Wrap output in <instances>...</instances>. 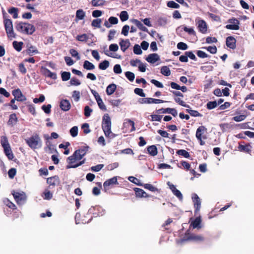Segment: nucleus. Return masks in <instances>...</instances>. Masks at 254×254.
Wrapping results in <instances>:
<instances>
[{"mask_svg": "<svg viewBox=\"0 0 254 254\" xmlns=\"http://www.w3.org/2000/svg\"><path fill=\"white\" fill-rule=\"evenodd\" d=\"M102 128L106 137H114L115 135L111 131V121L108 114H105L102 119Z\"/></svg>", "mask_w": 254, "mask_h": 254, "instance_id": "obj_1", "label": "nucleus"}, {"mask_svg": "<svg viewBox=\"0 0 254 254\" xmlns=\"http://www.w3.org/2000/svg\"><path fill=\"white\" fill-rule=\"evenodd\" d=\"M27 144L32 149L40 148L42 147V141L38 133H35L31 136L25 139Z\"/></svg>", "mask_w": 254, "mask_h": 254, "instance_id": "obj_2", "label": "nucleus"}, {"mask_svg": "<svg viewBox=\"0 0 254 254\" xmlns=\"http://www.w3.org/2000/svg\"><path fill=\"white\" fill-rule=\"evenodd\" d=\"M0 143L4 149L5 155L9 160L13 158V154L8 143L7 137L5 136H2L0 138Z\"/></svg>", "mask_w": 254, "mask_h": 254, "instance_id": "obj_3", "label": "nucleus"}, {"mask_svg": "<svg viewBox=\"0 0 254 254\" xmlns=\"http://www.w3.org/2000/svg\"><path fill=\"white\" fill-rule=\"evenodd\" d=\"M17 29L21 32L28 35H31L35 31V28L34 25L28 23H20L17 26Z\"/></svg>", "mask_w": 254, "mask_h": 254, "instance_id": "obj_4", "label": "nucleus"}, {"mask_svg": "<svg viewBox=\"0 0 254 254\" xmlns=\"http://www.w3.org/2000/svg\"><path fill=\"white\" fill-rule=\"evenodd\" d=\"M204 240L203 236L201 235H195L189 232L188 231L185 234L182 239L183 241H191L196 242H202Z\"/></svg>", "mask_w": 254, "mask_h": 254, "instance_id": "obj_5", "label": "nucleus"}, {"mask_svg": "<svg viewBox=\"0 0 254 254\" xmlns=\"http://www.w3.org/2000/svg\"><path fill=\"white\" fill-rule=\"evenodd\" d=\"M4 25L8 38L10 39L14 38L15 35L13 31L12 21L9 19H4Z\"/></svg>", "mask_w": 254, "mask_h": 254, "instance_id": "obj_6", "label": "nucleus"}, {"mask_svg": "<svg viewBox=\"0 0 254 254\" xmlns=\"http://www.w3.org/2000/svg\"><path fill=\"white\" fill-rule=\"evenodd\" d=\"M118 182L117 177H114L110 179L106 180L103 183V187L105 191L109 190L110 187H112L114 185H118Z\"/></svg>", "mask_w": 254, "mask_h": 254, "instance_id": "obj_7", "label": "nucleus"}, {"mask_svg": "<svg viewBox=\"0 0 254 254\" xmlns=\"http://www.w3.org/2000/svg\"><path fill=\"white\" fill-rule=\"evenodd\" d=\"M192 200L193 203L194 213L198 212L201 207V201L198 196L196 193H193L192 195Z\"/></svg>", "mask_w": 254, "mask_h": 254, "instance_id": "obj_8", "label": "nucleus"}, {"mask_svg": "<svg viewBox=\"0 0 254 254\" xmlns=\"http://www.w3.org/2000/svg\"><path fill=\"white\" fill-rule=\"evenodd\" d=\"M47 183L49 185V187L52 188L58 186L60 184V180L58 176L48 178Z\"/></svg>", "mask_w": 254, "mask_h": 254, "instance_id": "obj_9", "label": "nucleus"}, {"mask_svg": "<svg viewBox=\"0 0 254 254\" xmlns=\"http://www.w3.org/2000/svg\"><path fill=\"white\" fill-rule=\"evenodd\" d=\"M196 25L199 31L203 34L206 33L207 30V27L206 22L202 19L198 20L196 22Z\"/></svg>", "mask_w": 254, "mask_h": 254, "instance_id": "obj_10", "label": "nucleus"}, {"mask_svg": "<svg viewBox=\"0 0 254 254\" xmlns=\"http://www.w3.org/2000/svg\"><path fill=\"white\" fill-rule=\"evenodd\" d=\"M207 128L204 126H200L198 127L196 131V137L198 140H200V138H203L204 139H206V136L203 135L202 136V134L204 132H206Z\"/></svg>", "mask_w": 254, "mask_h": 254, "instance_id": "obj_11", "label": "nucleus"}, {"mask_svg": "<svg viewBox=\"0 0 254 254\" xmlns=\"http://www.w3.org/2000/svg\"><path fill=\"white\" fill-rule=\"evenodd\" d=\"M226 46L231 49H235L236 48V40L233 36H229L226 39Z\"/></svg>", "mask_w": 254, "mask_h": 254, "instance_id": "obj_12", "label": "nucleus"}, {"mask_svg": "<svg viewBox=\"0 0 254 254\" xmlns=\"http://www.w3.org/2000/svg\"><path fill=\"white\" fill-rule=\"evenodd\" d=\"M27 196L23 191L17 192V204L22 205L26 201Z\"/></svg>", "mask_w": 254, "mask_h": 254, "instance_id": "obj_13", "label": "nucleus"}, {"mask_svg": "<svg viewBox=\"0 0 254 254\" xmlns=\"http://www.w3.org/2000/svg\"><path fill=\"white\" fill-rule=\"evenodd\" d=\"M158 113H168L172 115L174 117L177 116V110L174 108H167L166 109L161 108L157 111Z\"/></svg>", "mask_w": 254, "mask_h": 254, "instance_id": "obj_14", "label": "nucleus"}, {"mask_svg": "<svg viewBox=\"0 0 254 254\" xmlns=\"http://www.w3.org/2000/svg\"><path fill=\"white\" fill-rule=\"evenodd\" d=\"M160 60V57L157 54L153 53L149 54L146 58V60L151 64H154Z\"/></svg>", "mask_w": 254, "mask_h": 254, "instance_id": "obj_15", "label": "nucleus"}, {"mask_svg": "<svg viewBox=\"0 0 254 254\" xmlns=\"http://www.w3.org/2000/svg\"><path fill=\"white\" fill-rule=\"evenodd\" d=\"M42 69L43 73L45 76L50 77L53 79H57V74L56 73L51 72L49 69L46 67H42Z\"/></svg>", "mask_w": 254, "mask_h": 254, "instance_id": "obj_16", "label": "nucleus"}, {"mask_svg": "<svg viewBox=\"0 0 254 254\" xmlns=\"http://www.w3.org/2000/svg\"><path fill=\"white\" fill-rule=\"evenodd\" d=\"M60 107L62 110L67 111L70 109L71 105L68 100L63 99L61 101Z\"/></svg>", "mask_w": 254, "mask_h": 254, "instance_id": "obj_17", "label": "nucleus"}, {"mask_svg": "<svg viewBox=\"0 0 254 254\" xmlns=\"http://www.w3.org/2000/svg\"><path fill=\"white\" fill-rule=\"evenodd\" d=\"M121 49L123 52H125L129 47L130 42L128 39L124 40L121 39L119 43Z\"/></svg>", "mask_w": 254, "mask_h": 254, "instance_id": "obj_18", "label": "nucleus"}, {"mask_svg": "<svg viewBox=\"0 0 254 254\" xmlns=\"http://www.w3.org/2000/svg\"><path fill=\"white\" fill-rule=\"evenodd\" d=\"M135 195L137 197H148L149 195L144 191L142 189L140 188H134Z\"/></svg>", "mask_w": 254, "mask_h": 254, "instance_id": "obj_19", "label": "nucleus"}, {"mask_svg": "<svg viewBox=\"0 0 254 254\" xmlns=\"http://www.w3.org/2000/svg\"><path fill=\"white\" fill-rule=\"evenodd\" d=\"M132 22H133L141 31L148 32V31L147 28L146 27H145L143 25V24L137 19H132Z\"/></svg>", "mask_w": 254, "mask_h": 254, "instance_id": "obj_20", "label": "nucleus"}, {"mask_svg": "<svg viewBox=\"0 0 254 254\" xmlns=\"http://www.w3.org/2000/svg\"><path fill=\"white\" fill-rule=\"evenodd\" d=\"M201 222V219L200 217H197L191 222L190 226H192L193 228L199 229L201 228V226H200Z\"/></svg>", "mask_w": 254, "mask_h": 254, "instance_id": "obj_21", "label": "nucleus"}, {"mask_svg": "<svg viewBox=\"0 0 254 254\" xmlns=\"http://www.w3.org/2000/svg\"><path fill=\"white\" fill-rule=\"evenodd\" d=\"M89 149V146H83L81 147V148L76 150L75 151V155H76L77 153H79L80 154V158H83L85 154H86L87 152L88 151Z\"/></svg>", "mask_w": 254, "mask_h": 254, "instance_id": "obj_22", "label": "nucleus"}, {"mask_svg": "<svg viewBox=\"0 0 254 254\" xmlns=\"http://www.w3.org/2000/svg\"><path fill=\"white\" fill-rule=\"evenodd\" d=\"M251 148L252 147L249 144H246V145L239 144L238 146V149L240 151H244L249 154L251 153Z\"/></svg>", "mask_w": 254, "mask_h": 254, "instance_id": "obj_23", "label": "nucleus"}, {"mask_svg": "<svg viewBox=\"0 0 254 254\" xmlns=\"http://www.w3.org/2000/svg\"><path fill=\"white\" fill-rule=\"evenodd\" d=\"M117 88V86L115 84L112 83L109 84L106 88V93L108 95H111L115 91Z\"/></svg>", "mask_w": 254, "mask_h": 254, "instance_id": "obj_24", "label": "nucleus"}, {"mask_svg": "<svg viewBox=\"0 0 254 254\" xmlns=\"http://www.w3.org/2000/svg\"><path fill=\"white\" fill-rule=\"evenodd\" d=\"M148 153L151 156H154L158 153V150L155 145L149 146L147 148Z\"/></svg>", "mask_w": 254, "mask_h": 254, "instance_id": "obj_25", "label": "nucleus"}, {"mask_svg": "<svg viewBox=\"0 0 254 254\" xmlns=\"http://www.w3.org/2000/svg\"><path fill=\"white\" fill-rule=\"evenodd\" d=\"M83 68L86 70H93L95 68V65L88 61H85L83 65Z\"/></svg>", "mask_w": 254, "mask_h": 254, "instance_id": "obj_26", "label": "nucleus"}, {"mask_svg": "<svg viewBox=\"0 0 254 254\" xmlns=\"http://www.w3.org/2000/svg\"><path fill=\"white\" fill-rule=\"evenodd\" d=\"M85 16V12L82 9L77 10L76 12V18L79 20H82Z\"/></svg>", "mask_w": 254, "mask_h": 254, "instance_id": "obj_27", "label": "nucleus"}, {"mask_svg": "<svg viewBox=\"0 0 254 254\" xmlns=\"http://www.w3.org/2000/svg\"><path fill=\"white\" fill-rule=\"evenodd\" d=\"M106 1L105 0H92L91 4L93 6H103L105 4Z\"/></svg>", "mask_w": 254, "mask_h": 254, "instance_id": "obj_28", "label": "nucleus"}, {"mask_svg": "<svg viewBox=\"0 0 254 254\" xmlns=\"http://www.w3.org/2000/svg\"><path fill=\"white\" fill-rule=\"evenodd\" d=\"M177 154L183 156L186 158H189L190 157V153L184 149L178 150L177 151Z\"/></svg>", "mask_w": 254, "mask_h": 254, "instance_id": "obj_29", "label": "nucleus"}, {"mask_svg": "<svg viewBox=\"0 0 254 254\" xmlns=\"http://www.w3.org/2000/svg\"><path fill=\"white\" fill-rule=\"evenodd\" d=\"M161 73L163 75L168 76L171 74V71L168 66H163L161 68Z\"/></svg>", "mask_w": 254, "mask_h": 254, "instance_id": "obj_30", "label": "nucleus"}, {"mask_svg": "<svg viewBox=\"0 0 254 254\" xmlns=\"http://www.w3.org/2000/svg\"><path fill=\"white\" fill-rule=\"evenodd\" d=\"M26 99L25 96L22 94L20 90L17 88V101H24Z\"/></svg>", "mask_w": 254, "mask_h": 254, "instance_id": "obj_31", "label": "nucleus"}, {"mask_svg": "<svg viewBox=\"0 0 254 254\" xmlns=\"http://www.w3.org/2000/svg\"><path fill=\"white\" fill-rule=\"evenodd\" d=\"M4 204L8 207L9 208L14 210L15 209V205L14 203L11 202L8 198H4L3 200Z\"/></svg>", "mask_w": 254, "mask_h": 254, "instance_id": "obj_32", "label": "nucleus"}, {"mask_svg": "<svg viewBox=\"0 0 254 254\" xmlns=\"http://www.w3.org/2000/svg\"><path fill=\"white\" fill-rule=\"evenodd\" d=\"M109 66V62L107 60L100 63L99 64V68L101 70L106 69Z\"/></svg>", "mask_w": 254, "mask_h": 254, "instance_id": "obj_33", "label": "nucleus"}, {"mask_svg": "<svg viewBox=\"0 0 254 254\" xmlns=\"http://www.w3.org/2000/svg\"><path fill=\"white\" fill-rule=\"evenodd\" d=\"M16 123V114H11L9 116L7 124L9 126H13Z\"/></svg>", "mask_w": 254, "mask_h": 254, "instance_id": "obj_34", "label": "nucleus"}, {"mask_svg": "<svg viewBox=\"0 0 254 254\" xmlns=\"http://www.w3.org/2000/svg\"><path fill=\"white\" fill-rule=\"evenodd\" d=\"M186 112L188 113H189L190 116L192 117H202V115L200 114L198 111L196 110H193L191 109H186Z\"/></svg>", "mask_w": 254, "mask_h": 254, "instance_id": "obj_35", "label": "nucleus"}, {"mask_svg": "<svg viewBox=\"0 0 254 254\" xmlns=\"http://www.w3.org/2000/svg\"><path fill=\"white\" fill-rule=\"evenodd\" d=\"M202 49H206L207 51L209 52L211 54H215L217 53V49L215 46L204 47Z\"/></svg>", "mask_w": 254, "mask_h": 254, "instance_id": "obj_36", "label": "nucleus"}, {"mask_svg": "<svg viewBox=\"0 0 254 254\" xmlns=\"http://www.w3.org/2000/svg\"><path fill=\"white\" fill-rule=\"evenodd\" d=\"M61 77L63 81H67L70 79V73L67 71H63L61 73Z\"/></svg>", "mask_w": 254, "mask_h": 254, "instance_id": "obj_37", "label": "nucleus"}, {"mask_svg": "<svg viewBox=\"0 0 254 254\" xmlns=\"http://www.w3.org/2000/svg\"><path fill=\"white\" fill-rule=\"evenodd\" d=\"M76 39L77 40L80 42H86L88 39V36L86 34H83L77 35Z\"/></svg>", "mask_w": 254, "mask_h": 254, "instance_id": "obj_38", "label": "nucleus"}, {"mask_svg": "<svg viewBox=\"0 0 254 254\" xmlns=\"http://www.w3.org/2000/svg\"><path fill=\"white\" fill-rule=\"evenodd\" d=\"M143 187L151 191L155 192L158 190V189L154 187L152 185L150 184H145L143 185Z\"/></svg>", "mask_w": 254, "mask_h": 254, "instance_id": "obj_39", "label": "nucleus"}, {"mask_svg": "<svg viewBox=\"0 0 254 254\" xmlns=\"http://www.w3.org/2000/svg\"><path fill=\"white\" fill-rule=\"evenodd\" d=\"M174 100L176 103H177L179 105L187 108H190V106L188 104H187L184 101H183L182 100H181L179 97H175L174 98Z\"/></svg>", "mask_w": 254, "mask_h": 254, "instance_id": "obj_40", "label": "nucleus"}, {"mask_svg": "<svg viewBox=\"0 0 254 254\" xmlns=\"http://www.w3.org/2000/svg\"><path fill=\"white\" fill-rule=\"evenodd\" d=\"M120 18L122 21H125L127 20L128 18V15L126 11H122L120 13Z\"/></svg>", "mask_w": 254, "mask_h": 254, "instance_id": "obj_41", "label": "nucleus"}, {"mask_svg": "<svg viewBox=\"0 0 254 254\" xmlns=\"http://www.w3.org/2000/svg\"><path fill=\"white\" fill-rule=\"evenodd\" d=\"M102 22V20L100 18H97L96 19H94L91 23V25L93 27L100 28L101 27V23Z\"/></svg>", "mask_w": 254, "mask_h": 254, "instance_id": "obj_42", "label": "nucleus"}, {"mask_svg": "<svg viewBox=\"0 0 254 254\" xmlns=\"http://www.w3.org/2000/svg\"><path fill=\"white\" fill-rule=\"evenodd\" d=\"M98 105L99 108L102 111H106L107 110V108L105 104H104L101 98H100L96 100Z\"/></svg>", "mask_w": 254, "mask_h": 254, "instance_id": "obj_43", "label": "nucleus"}, {"mask_svg": "<svg viewBox=\"0 0 254 254\" xmlns=\"http://www.w3.org/2000/svg\"><path fill=\"white\" fill-rule=\"evenodd\" d=\"M217 106V103L216 101L208 102L206 104L207 108L208 110H211L216 108Z\"/></svg>", "mask_w": 254, "mask_h": 254, "instance_id": "obj_44", "label": "nucleus"}, {"mask_svg": "<svg viewBox=\"0 0 254 254\" xmlns=\"http://www.w3.org/2000/svg\"><path fill=\"white\" fill-rule=\"evenodd\" d=\"M167 5L168 7L173 8H179L180 7V5L173 0L169 1Z\"/></svg>", "mask_w": 254, "mask_h": 254, "instance_id": "obj_45", "label": "nucleus"}, {"mask_svg": "<svg viewBox=\"0 0 254 254\" xmlns=\"http://www.w3.org/2000/svg\"><path fill=\"white\" fill-rule=\"evenodd\" d=\"M12 94L14 97V99H12L9 104V105L11 106L12 109H16V105H14L15 100H16V89H14L12 91Z\"/></svg>", "mask_w": 254, "mask_h": 254, "instance_id": "obj_46", "label": "nucleus"}, {"mask_svg": "<svg viewBox=\"0 0 254 254\" xmlns=\"http://www.w3.org/2000/svg\"><path fill=\"white\" fill-rule=\"evenodd\" d=\"M77 161V160L76 159L75 157L73 155V154L67 157L66 159V161L68 163L67 165H74V163H75Z\"/></svg>", "mask_w": 254, "mask_h": 254, "instance_id": "obj_47", "label": "nucleus"}, {"mask_svg": "<svg viewBox=\"0 0 254 254\" xmlns=\"http://www.w3.org/2000/svg\"><path fill=\"white\" fill-rule=\"evenodd\" d=\"M247 116L245 115H241L237 116H235L232 118V120L237 122H239L244 121Z\"/></svg>", "mask_w": 254, "mask_h": 254, "instance_id": "obj_48", "label": "nucleus"}, {"mask_svg": "<svg viewBox=\"0 0 254 254\" xmlns=\"http://www.w3.org/2000/svg\"><path fill=\"white\" fill-rule=\"evenodd\" d=\"M125 75L130 81H133L134 79L135 75L132 72L127 71L125 72Z\"/></svg>", "mask_w": 254, "mask_h": 254, "instance_id": "obj_49", "label": "nucleus"}, {"mask_svg": "<svg viewBox=\"0 0 254 254\" xmlns=\"http://www.w3.org/2000/svg\"><path fill=\"white\" fill-rule=\"evenodd\" d=\"M208 15L209 18H210L213 21L219 22L221 20V18L218 15L209 12H208Z\"/></svg>", "mask_w": 254, "mask_h": 254, "instance_id": "obj_50", "label": "nucleus"}, {"mask_svg": "<svg viewBox=\"0 0 254 254\" xmlns=\"http://www.w3.org/2000/svg\"><path fill=\"white\" fill-rule=\"evenodd\" d=\"M51 104H48L47 105H44L42 106V109L46 114H49L51 112Z\"/></svg>", "mask_w": 254, "mask_h": 254, "instance_id": "obj_51", "label": "nucleus"}, {"mask_svg": "<svg viewBox=\"0 0 254 254\" xmlns=\"http://www.w3.org/2000/svg\"><path fill=\"white\" fill-rule=\"evenodd\" d=\"M177 48L179 50H186L188 49V46L187 45V44L184 42H180L178 43Z\"/></svg>", "mask_w": 254, "mask_h": 254, "instance_id": "obj_52", "label": "nucleus"}, {"mask_svg": "<svg viewBox=\"0 0 254 254\" xmlns=\"http://www.w3.org/2000/svg\"><path fill=\"white\" fill-rule=\"evenodd\" d=\"M152 98H144L140 99L139 102L141 104H152Z\"/></svg>", "mask_w": 254, "mask_h": 254, "instance_id": "obj_53", "label": "nucleus"}, {"mask_svg": "<svg viewBox=\"0 0 254 254\" xmlns=\"http://www.w3.org/2000/svg\"><path fill=\"white\" fill-rule=\"evenodd\" d=\"M70 133L72 137H75L78 134V127L76 126L72 127L69 130Z\"/></svg>", "mask_w": 254, "mask_h": 254, "instance_id": "obj_54", "label": "nucleus"}, {"mask_svg": "<svg viewBox=\"0 0 254 254\" xmlns=\"http://www.w3.org/2000/svg\"><path fill=\"white\" fill-rule=\"evenodd\" d=\"M72 97L75 101H78L80 97V93L79 91L74 90L72 92Z\"/></svg>", "mask_w": 254, "mask_h": 254, "instance_id": "obj_55", "label": "nucleus"}, {"mask_svg": "<svg viewBox=\"0 0 254 254\" xmlns=\"http://www.w3.org/2000/svg\"><path fill=\"white\" fill-rule=\"evenodd\" d=\"M81 128L83 129V132L85 134H87L91 131V130L89 129V124L88 123L83 124L81 126Z\"/></svg>", "mask_w": 254, "mask_h": 254, "instance_id": "obj_56", "label": "nucleus"}, {"mask_svg": "<svg viewBox=\"0 0 254 254\" xmlns=\"http://www.w3.org/2000/svg\"><path fill=\"white\" fill-rule=\"evenodd\" d=\"M134 92L136 94L142 97H144L145 96V94L143 92V90L141 88H136L134 89Z\"/></svg>", "mask_w": 254, "mask_h": 254, "instance_id": "obj_57", "label": "nucleus"}, {"mask_svg": "<svg viewBox=\"0 0 254 254\" xmlns=\"http://www.w3.org/2000/svg\"><path fill=\"white\" fill-rule=\"evenodd\" d=\"M133 52L135 54L140 55L142 54V51L140 47L138 45L135 44L133 47Z\"/></svg>", "mask_w": 254, "mask_h": 254, "instance_id": "obj_58", "label": "nucleus"}, {"mask_svg": "<svg viewBox=\"0 0 254 254\" xmlns=\"http://www.w3.org/2000/svg\"><path fill=\"white\" fill-rule=\"evenodd\" d=\"M45 100V96L41 94L40 95L39 97L38 98H35L33 99V102L35 104H37L38 103H42Z\"/></svg>", "mask_w": 254, "mask_h": 254, "instance_id": "obj_59", "label": "nucleus"}, {"mask_svg": "<svg viewBox=\"0 0 254 254\" xmlns=\"http://www.w3.org/2000/svg\"><path fill=\"white\" fill-rule=\"evenodd\" d=\"M128 179L130 182H131L138 186H142V185L141 184L139 183V180L134 177L130 176L128 177Z\"/></svg>", "mask_w": 254, "mask_h": 254, "instance_id": "obj_60", "label": "nucleus"}, {"mask_svg": "<svg viewBox=\"0 0 254 254\" xmlns=\"http://www.w3.org/2000/svg\"><path fill=\"white\" fill-rule=\"evenodd\" d=\"M93 110L88 106H86L84 108V115L85 117H88L91 115V113Z\"/></svg>", "mask_w": 254, "mask_h": 254, "instance_id": "obj_61", "label": "nucleus"}, {"mask_svg": "<svg viewBox=\"0 0 254 254\" xmlns=\"http://www.w3.org/2000/svg\"><path fill=\"white\" fill-rule=\"evenodd\" d=\"M70 83L72 85L78 86L80 84V82L77 78L72 77L70 80Z\"/></svg>", "mask_w": 254, "mask_h": 254, "instance_id": "obj_62", "label": "nucleus"}, {"mask_svg": "<svg viewBox=\"0 0 254 254\" xmlns=\"http://www.w3.org/2000/svg\"><path fill=\"white\" fill-rule=\"evenodd\" d=\"M16 175V169L12 168L8 171V175L10 179H13Z\"/></svg>", "mask_w": 254, "mask_h": 254, "instance_id": "obj_63", "label": "nucleus"}, {"mask_svg": "<svg viewBox=\"0 0 254 254\" xmlns=\"http://www.w3.org/2000/svg\"><path fill=\"white\" fill-rule=\"evenodd\" d=\"M19 71L23 74L26 73L27 70L23 63H20L18 65Z\"/></svg>", "mask_w": 254, "mask_h": 254, "instance_id": "obj_64", "label": "nucleus"}]
</instances>
